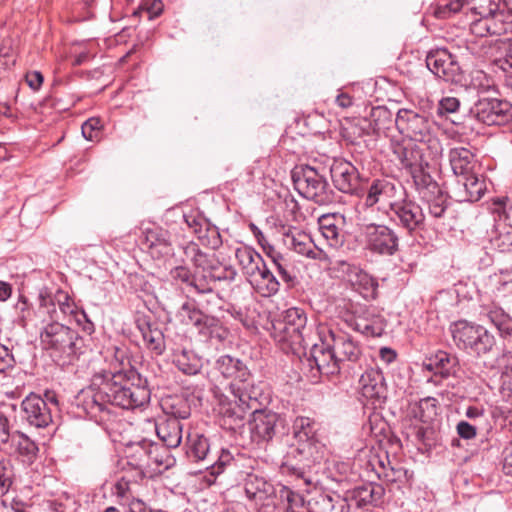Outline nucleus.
<instances>
[{"label": "nucleus", "instance_id": "obj_21", "mask_svg": "<svg viewBox=\"0 0 512 512\" xmlns=\"http://www.w3.org/2000/svg\"><path fill=\"white\" fill-rule=\"evenodd\" d=\"M400 196H405V188L401 184L387 179H375L367 189L364 206L370 208L380 204L387 206L386 212H390L392 203H396Z\"/></svg>", "mask_w": 512, "mask_h": 512}, {"label": "nucleus", "instance_id": "obj_63", "mask_svg": "<svg viewBox=\"0 0 512 512\" xmlns=\"http://www.w3.org/2000/svg\"><path fill=\"white\" fill-rule=\"evenodd\" d=\"M14 357L9 349L0 344V373L6 372L14 366Z\"/></svg>", "mask_w": 512, "mask_h": 512}, {"label": "nucleus", "instance_id": "obj_46", "mask_svg": "<svg viewBox=\"0 0 512 512\" xmlns=\"http://www.w3.org/2000/svg\"><path fill=\"white\" fill-rule=\"evenodd\" d=\"M148 445V464L147 467L155 466V468L168 469L174 462L169 454L168 448L157 443L150 442Z\"/></svg>", "mask_w": 512, "mask_h": 512}, {"label": "nucleus", "instance_id": "obj_13", "mask_svg": "<svg viewBox=\"0 0 512 512\" xmlns=\"http://www.w3.org/2000/svg\"><path fill=\"white\" fill-rule=\"evenodd\" d=\"M40 341L43 348L51 350L54 356L70 357L77 352L78 338L76 333L60 324L58 320L44 327L40 334Z\"/></svg>", "mask_w": 512, "mask_h": 512}, {"label": "nucleus", "instance_id": "obj_18", "mask_svg": "<svg viewBox=\"0 0 512 512\" xmlns=\"http://www.w3.org/2000/svg\"><path fill=\"white\" fill-rule=\"evenodd\" d=\"M251 415L249 427L251 438L255 443H267L278 433L284 432L285 420L278 413L257 409L255 406Z\"/></svg>", "mask_w": 512, "mask_h": 512}, {"label": "nucleus", "instance_id": "obj_53", "mask_svg": "<svg viewBox=\"0 0 512 512\" xmlns=\"http://www.w3.org/2000/svg\"><path fill=\"white\" fill-rule=\"evenodd\" d=\"M437 415V400L432 397L423 398L419 401L415 416L423 423L431 422Z\"/></svg>", "mask_w": 512, "mask_h": 512}, {"label": "nucleus", "instance_id": "obj_28", "mask_svg": "<svg viewBox=\"0 0 512 512\" xmlns=\"http://www.w3.org/2000/svg\"><path fill=\"white\" fill-rule=\"evenodd\" d=\"M359 387L363 397L376 401L386 398V384L382 372L378 368H369L361 375Z\"/></svg>", "mask_w": 512, "mask_h": 512}, {"label": "nucleus", "instance_id": "obj_40", "mask_svg": "<svg viewBox=\"0 0 512 512\" xmlns=\"http://www.w3.org/2000/svg\"><path fill=\"white\" fill-rule=\"evenodd\" d=\"M368 121L372 133L377 135L385 134L395 124L392 112L384 106L373 107Z\"/></svg>", "mask_w": 512, "mask_h": 512}, {"label": "nucleus", "instance_id": "obj_2", "mask_svg": "<svg viewBox=\"0 0 512 512\" xmlns=\"http://www.w3.org/2000/svg\"><path fill=\"white\" fill-rule=\"evenodd\" d=\"M462 10L476 17L470 23V30L477 37L500 36L512 31V14L501 0H454L439 5L435 15L445 19Z\"/></svg>", "mask_w": 512, "mask_h": 512}, {"label": "nucleus", "instance_id": "obj_45", "mask_svg": "<svg viewBox=\"0 0 512 512\" xmlns=\"http://www.w3.org/2000/svg\"><path fill=\"white\" fill-rule=\"evenodd\" d=\"M457 364V358L451 356L447 352L438 351L432 358L429 359L427 368L434 370L435 374H440L446 378L454 372V368Z\"/></svg>", "mask_w": 512, "mask_h": 512}, {"label": "nucleus", "instance_id": "obj_8", "mask_svg": "<svg viewBox=\"0 0 512 512\" xmlns=\"http://www.w3.org/2000/svg\"><path fill=\"white\" fill-rule=\"evenodd\" d=\"M292 181L295 190L304 198L319 205L332 201V190L325 174L309 165L296 166L292 170Z\"/></svg>", "mask_w": 512, "mask_h": 512}, {"label": "nucleus", "instance_id": "obj_4", "mask_svg": "<svg viewBox=\"0 0 512 512\" xmlns=\"http://www.w3.org/2000/svg\"><path fill=\"white\" fill-rule=\"evenodd\" d=\"M221 303L222 299L218 295H211V298L198 303V306L185 302L177 316L182 322L193 325L202 336L223 342L229 336V329L225 324Z\"/></svg>", "mask_w": 512, "mask_h": 512}, {"label": "nucleus", "instance_id": "obj_15", "mask_svg": "<svg viewBox=\"0 0 512 512\" xmlns=\"http://www.w3.org/2000/svg\"><path fill=\"white\" fill-rule=\"evenodd\" d=\"M325 456V446L319 440L292 441L284 456V464L293 469L311 468Z\"/></svg>", "mask_w": 512, "mask_h": 512}, {"label": "nucleus", "instance_id": "obj_37", "mask_svg": "<svg viewBox=\"0 0 512 512\" xmlns=\"http://www.w3.org/2000/svg\"><path fill=\"white\" fill-rule=\"evenodd\" d=\"M57 301L59 304L58 315L60 313L64 315L74 314L76 322L79 326L82 327V330L86 332L89 336L94 332V323L88 317L85 311H74V305L71 303L69 296L63 292H58Z\"/></svg>", "mask_w": 512, "mask_h": 512}, {"label": "nucleus", "instance_id": "obj_52", "mask_svg": "<svg viewBox=\"0 0 512 512\" xmlns=\"http://www.w3.org/2000/svg\"><path fill=\"white\" fill-rule=\"evenodd\" d=\"M213 290L214 285L209 277L208 271H202L199 274L193 275V280L189 290L190 292L194 291L198 294L207 295L208 298H211V295H216Z\"/></svg>", "mask_w": 512, "mask_h": 512}, {"label": "nucleus", "instance_id": "obj_3", "mask_svg": "<svg viewBox=\"0 0 512 512\" xmlns=\"http://www.w3.org/2000/svg\"><path fill=\"white\" fill-rule=\"evenodd\" d=\"M391 151L404 169L413 179L417 190L437 189V182L430 175V161L442 152L439 140L425 144L413 140H395L391 142Z\"/></svg>", "mask_w": 512, "mask_h": 512}, {"label": "nucleus", "instance_id": "obj_33", "mask_svg": "<svg viewBox=\"0 0 512 512\" xmlns=\"http://www.w3.org/2000/svg\"><path fill=\"white\" fill-rule=\"evenodd\" d=\"M449 162L456 178L465 176L479 169L475 155L465 147H455L449 151Z\"/></svg>", "mask_w": 512, "mask_h": 512}, {"label": "nucleus", "instance_id": "obj_41", "mask_svg": "<svg viewBox=\"0 0 512 512\" xmlns=\"http://www.w3.org/2000/svg\"><path fill=\"white\" fill-rule=\"evenodd\" d=\"M432 193H437L432 199L427 200V208H428V216L429 218L434 220L435 226L444 225V218L446 215V211L448 208L447 199L441 193L440 188L437 186V189H427Z\"/></svg>", "mask_w": 512, "mask_h": 512}, {"label": "nucleus", "instance_id": "obj_31", "mask_svg": "<svg viewBox=\"0 0 512 512\" xmlns=\"http://www.w3.org/2000/svg\"><path fill=\"white\" fill-rule=\"evenodd\" d=\"M345 274L349 283L363 297L374 299L377 296L378 282L366 271L355 265H347Z\"/></svg>", "mask_w": 512, "mask_h": 512}, {"label": "nucleus", "instance_id": "obj_57", "mask_svg": "<svg viewBox=\"0 0 512 512\" xmlns=\"http://www.w3.org/2000/svg\"><path fill=\"white\" fill-rule=\"evenodd\" d=\"M356 329L367 336L379 337L384 333L385 325L382 320L368 323L366 321L356 324Z\"/></svg>", "mask_w": 512, "mask_h": 512}, {"label": "nucleus", "instance_id": "obj_58", "mask_svg": "<svg viewBox=\"0 0 512 512\" xmlns=\"http://www.w3.org/2000/svg\"><path fill=\"white\" fill-rule=\"evenodd\" d=\"M501 50L502 54L497 60L499 67L512 76V41L504 42Z\"/></svg>", "mask_w": 512, "mask_h": 512}, {"label": "nucleus", "instance_id": "obj_25", "mask_svg": "<svg viewBox=\"0 0 512 512\" xmlns=\"http://www.w3.org/2000/svg\"><path fill=\"white\" fill-rule=\"evenodd\" d=\"M22 418L36 428L47 427L52 422L49 404L41 396L31 393L21 403Z\"/></svg>", "mask_w": 512, "mask_h": 512}, {"label": "nucleus", "instance_id": "obj_11", "mask_svg": "<svg viewBox=\"0 0 512 512\" xmlns=\"http://www.w3.org/2000/svg\"><path fill=\"white\" fill-rule=\"evenodd\" d=\"M37 308H31L24 296H20L15 305L18 319L23 327L43 328L47 324L59 320L58 310L52 296L47 290H41Z\"/></svg>", "mask_w": 512, "mask_h": 512}, {"label": "nucleus", "instance_id": "obj_7", "mask_svg": "<svg viewBox=\"0 0 512 512\" xmlns=\"http://www.w3.org/2000/svg\"><path fill=\"white\" fill-rule=\"evenodd\" d=\"M324 324H319L316 328V336L312 338L309 351L300 358H305V364L309 368L310 378L317 381L321 375H334L340 371L337 357L334 355L330 341L323 334Z\"/></svg>", "mask_w": 512, "mask_h": 512}, {"label": "nucleus", "instance_id": "obj_51", "mask_svg": "<svg viewBox=\"0 0 512 512\" xmlns=\"http://www.w3.org/2000/svg\"><path fill=\"white\" fill-rule=\"evenodd\" d=\"M151 441L142 440L137 443H133L128 447L127 457L131 458L133 464L138 467H147L148 464V445Z\"/></svg>", "mask_w": 512, "mask_h": 512}, {"label": "nucleus", "instance_id": "obj_29", "mask_svg": "<svg viewBox=\"0 0 512 512\" xmlns=\"http://www.w3.org/2000/svg\"><path fill=\"white\" fill-rule=\"evenodd\" d=\"M187 226L195 233L203 245L217 249L222 244L221 236L216 228H209L203 217L190 213L183 215Z\"/></svg>", "mask_w": 512, "mask_h": 512}, {"label": "nucleus", "instance_id": "obj_19", "mask_svg": "<svg viewBox=\"0 0 512 512\" xmlns=\"http://www.w3.org/2000/svg\"><path fill=\"white\" fill-rule=\"evenodd\" d=\"M330 174L334 186L343 193L362 196L365 193V179L358 169L344 159L334 160L330 167Z\"/></svg>", "mask_w": 512, "mask_h": 512}, {"label": "nucleus", "instance_id": "obj_9", "mask_svg": "<svg viewBox=\"0 0 512 512\" xmlns=\"http://www.w3.org/2000/svg\"><path fill=\"white\" fill-rule=\"evenodd\" d=\"M229 389L233 399L220 403L219 414L225 428L236 430L244 425L247 412L257 406V397L246 390V386L241 387L237 383L229 384Z\"/></svg>", "mask_w": 512, "mask_h": 512}, {"label": "nucleus", "instance_id": "obj_10", "mask_svg": "<svg viewBox=\"0 0 512 512\" xmlns=\"http://www.w3.org/2000/svg\"><path fill=\"white\" fill-rule=\"evenodd\" d=\"M187 456L195 462H205L210 474L217 476L229 468L236 466V460L227 449H221L217 459L211 457L209 440L201 434L194 433L188 436Z\"/></svg>", "mask_w": 512, "mask_h": 512}, {"label": "nucleus", "instance_id": "obj_61", "mask_svg": "<svg viewBox=\"0 0 512 512\" xmlns=\"http://www.w3.org/2000/svg\"><path fill=\"white\" fill-rule=\"evenodd\" d=\"M173 280L177 282H181L187 285L190 288L191 282L193 280V275L190 270L184 266H178L171 270L170 272Z\"/></svg>", "mask_w": 512, "mask_h": 512}, {"label": "nucleus", "instance_id": "obj_49", "mask_svg": "<svg viewBox=\"0 0 512 512\" xmlns=\"http://www.w3.org/2000/svg\"><path fill=\"white\" fill-rule=\"evenodd\" d=\"M278 495L280 499L287 504L285 512H305V502L301 494L291 490L287 486H281Z\"/></svg>", "mask_w": 512, "mask_h": 512}, {"label": "nucleus", "instance_id": "obj_5", "mask_svg": "<svg viewBox=\"0 0 512 512\" xmlns=\"http://www.w3.org/2000/svg\"><path fill=\"white\" fill-rule=\"evenodd\" d=\"M315 336L313 326L308 325L306 312L298 307L285 310L273 323L275 341L283 351L291 352L298 357L306 355V348Z\"/></svg>", "mask_w": 512, "mask_h": 512}, {"label": "nucleus", "instance_id": "obj_34", "mask_svg": "<svg viewBox=\"0 0 512 512\" xmlns=\"http://www.w3.org/2000/svg\"><path fill=\"white\" fill-rule=\"evenodd\" d=\"M248 281L264 297L276 295L280 289V282L265 262Z\"/></svg>", "mask_w": 512, "mask_h": 512}, {"label": "nucleus", "instance_id": "obj_16", "mask_svg": "<svg viewBox=\"0 0 512 512\" xmlns=\"http://www.w3.org/2000/svg\"><path fill=\"white\" fill-rule=\"evenodd\" d=\"M427 68L445 82L460 84L464 79L463 70L456 55L446 48H437L426 56Z\"/></svg>", "mask_w": 512, "mask_h": 512}, {"label": "nucleus", "instance_id": "obj_12", "mask_svg": "<svg viewBox=\"0 0 512 512\" xmlns=\"http://www.w3.org/2000/svg\"><path fill=\"white\" fill-rule=\"evenodd\" d=\"M395 125L405 140H413L429 144L432 140H439L433 134L432 123L422 113L410 109H400L395 117Z\"/></svg>", "mask_w": 512, "mask_h": 512}, {"label": "nucleus", "instance_id": "obj_27", "mask_svg": "<svg viewBox=\"0 0 512 512\" xmlns=\"http://www.w3.org/2000/svg\"><path fill=\"white\" fill-rule=\"evenodd\" d=\"M215 368L225 377L231 378L230 384L237 383L241 387L249 388L250 372L244 363L229 355H223L216 360Z\"/></svg>", "mask_w": 512, "mask_h": 512}, {"label": "nucleus", "instance_id": "obj_24", "mask_svg": "<svg viewBox=\"0 0 512 512\" xmlns=\"http://www.w3.org/2000/svg\"><path fill=\"white\" fill-rule=\"evenodd\" d=\"M323 334L328 337L338 365L343 361L355 362L361 355V348L351 335L343 331H334L324 324Z\"/></svg>", "mask_w": 512, "mask_h": 512}, {"label": "nucleus", "instance_id": "obj_43", "mask_svg": "<svg viewBox=\"0 0 512 512\" xmlns=\"http://www.w3.org/2000/svg\"><path fill=\"white\" fill-rule=\"evenodd\" d=\"M145 244L148 248H159L160 253H168L170 248V236L168 231L160 227L146 228L143 231Z\"/></svg>", "mask_w": 512, "mask_h": 512}, {"label": "nucleus", "instance_id": "obj_32", "mask_svg": "<svg viewBox=\"0 0 512 512\" xmlns=\"http://www.w3.org/2000/svg\"><path fill=\"white\" fill-rule=\"evenodd\" d=\"M182 424L177 417L166 416L155 424L158 438L167 448H176L182 440Z\"/></svg>", "mask_w": 512, "mask_h": 512}, {"label": "nucleus", "instance_id": "obj_26", "mask_svg": "<svg viewBox=\"0 0 512 512\" xmlns=\"http://www.w3.org/2000/svg\"><path fill=\"white\" fill-rule=\"evenodd\" d=\"M282 235L284 244L297 254L311 259H321L323 251L314 244L308 233L293 226H283Z\"/></svg>", "mask_w": 512, "mask_h": 512}, {"label": "nucleus", "instance_id": "obj_55", "mask_svg": "<svg viewBox=\"0 0 512 512\" xmlns=\"http://www.w3.org/2000/svg\"><path fill=\"white\" fill-rule=\"evenodd\" d=\"M496 235L493 238L494 244L505 251L512 246V226L506 223H498L495 227Z\"/></svg>", "mask_w": 512, "mask_h": 512}, {"label": "nucleus", "instance_id": "obj_22", "mask_svg": "<svg viewBox=\"0 0 512 512\" xmlns=\"http://www.w3.org/2000/svg\"><path fill=\"white\" fill-rule=\"evenodd\" d=\"M244 490L249 500L253 501L260 509H270L275 506L277 490L265 478L256 474H248Z\"/></svg>", "mask_w": 512, "mask_h": 512}, {"label": "nucleus", "instance_id": "obj_60", "mask_svg": "<svg viewBox=\"0 0 512 512\" xmlns=\"http://www.w3.org/2000/svg\"><path fill=\"white\" fill-rule=\"evenodd\" d=\"M460 107V101L456 97H443L438 104L437 112L439 115L455 113Z\"/></svg>", "mask_w": 512, "mask_h": 512}, {"label": "nucleus", "instance_id": "obj_56", "mask_svg": "<svg viewBox=\"0 0 512 512\" xmlns=\"http://www.w3.org/2000/svg\"><path fill=\"white\" fill-rule=\"evenodd\" d=\"M209 277L212 280L213 285L215 286L216 282L221 281H234L237 275L236 270L232 266H212L208 270Z\"/></svg>", "mask_w": 512, "mask_h": 512}, {"label": "nucleus", "instance_id": "obj_50", "mask_svg": "<svg viewBox=\"0 0 512 512\" xmlns=\"http://www.w3.org/2000/svg\"><path fill=\"white\" fill-rule=\"evenodd\" d=\"M494 291L500 296L512 295V270H500L490 278Z\"/></svg>", "mask_w": 512, "mask_h": 512}, {"label": "nucleus", "instance_id": "obj_17", "mask_svg": "<svg viewBox=\"0 0 512 512\" xmlns=\"http://www.w3.org/2000/svg\"><path fill=\"white\" fill-rule=\"evenodd\" d=\"M362 234L366 248L374 254L392 256L399 250V236L387 225H365Z\"/></svg>", "mask_w": 512, "mask_h": 512}, {"label": "nucleus", "instance_id": "obj_44", "mask_svg": "<svg viewBox=\"0 0 512 512\" xmlns=\"http://www.w3.org/2000/svg\"><path fill=\"white\" fill-rule=\"evenodd\" d=\"M177 368L187 375H195L202 368V361L193 351L183 349L174 355Z\"/></svg>", "mask_w": 512, "mask_h": 512}, {"label": "nucleus", "instance_id": "obj_42", "mask_svg": "<svg viewBox=\"0 0 512 512\" xmlns=\"http://www.w3.org/2000/svg\"><path fill=\"white\" fill-rule=\"evenodd\" d=\"M317 430V423L313 419L304 416L296 417L292 425L293 441L318 440Z\"/></svg>", "mask_w": 512, "mask_h": 512}, {"label": "nucleus", "instance_id": "obj_47", "mask_svg": "<svg viewBox=\"0 0 512 512\" xmlns=\"http://www.w3.org/2000/svg\"><path fill=\"white\" fill-rule=\"evenodd\" d=\"M319 224L321 234L329 242L330 246L338 247L342 245L344 241V234L335 223V218L333 216H323L320 219Z\"/></svg>", "mask_w": 512, "mask_h": 512}, {"label": "nucleus", "instance_id": "obj_20", "mask_svg": "<svg viewBox=\"0 0 512 512\" xmlns=\"http://www.w3.org/2000/svg\"><path fill=\"white\" fill-rule=\"evenodd\" d=\"M471 112L486 125L501 126L512 121V104L497 98H480L471 108Z\"/></svg>", "mask_w": 512, "mask_h": 512}, {"label": "nucleus", "instance_id": "obj_38", "mask_svg": "<svg viewBox=\"0 0 512 512\" xmlns=\"http://www.w3.org/2000/svg\"><path fill=\"white\" fill-rule=\"evenodd\" d=\"M11 442L23 463L32 464L36 460L39 449L36 443L28 436L21 432H16L12 435Z\"/></svg>", "mask_w": 512, "mask_h": 512}, {"label": "nucleus", "instance_id": "obj_48", "mask_svg": "<svg viewBox=\"0 0 512 512\" xmlns=\"http://www.w3.org/2000/svg\"><path fill=\"white\" fill-rule=\"evenodd\" d=\"M76 404L90 419L96 416V390L89 386L82 389L76 396Z\"/></svg>", "mask_w": 512, "mask_h": 512}, {"label": "nucleus", "instance_id": "obj_62", "mask_svg": "<svg viewBox=\"0 0 512 512\" xmlns=\"http://www.w3.org/2000/svg\"><path fill=\"white\" fill-rule=\"evenodd\" d=\"M142 11L148 14V19L152 20L158 17L163 11V3L161 0H152L144 2L141 7Z\"/></svg>", "mask_w": 512, "mask_h": 512}, {"label": "nucleus", "instance_id": "obj_64", "mask_svg": "<svg viewBox=\"0 0 512 512\" xmlns=\"http://www.w3.org/2000/svg\"><path fill=\"white\" fill-rule=\"evenodd\" d=\"M456 430L458 435L466 440L475 438L477 434L476 427L466 421H460L456 426Z\"/></svg>", "mask_w": 512, "mask_h": 512}, {"label": "nucleus", "instance_id": "obj_1", "mask_svg": "<svg viewBox=\"0 0 512 512\" xmlns=\"http://www.w3.org/2000/svg\"><path fill=\"white\" fill-rule=\"evenodd\" d=\"M103 364L98 368V398L123 409H134L150 400L149 389L142 384L140 375L125 370V352L115 345L100 352Z\"/></svg>", "mask_w": 512, "mask_h": 512}, {"label": "nucleus", "instance_id": "obj_54", "mask_svg": "<svg viewBox=\"0 0 512 512\" xmlns=\"http://www.w3.org/2000/svg\"><path fill=\"white\" fill-rule=\"evenodd\" d=\"M185 255L190 258L196 267L202 269V271H208L212 266L209 256L203 253L197 244L190 243L185 247Z\"/></svg>", "mask_w": 512, "mask_h": 512}, {"label": "nucleus", "instance_id": "obj_30", "mask_svg": "<svg viewBox=\"0 0 512 512\" xmlns=\"http://www.w3.org/2000/svg\"><path fill=\"white\" fill-rule=\"evenodd\" d=\"M136 327L141 333L146 347L156 355H162L165 351V338L158 325L150 322L147 316H138Z\"/></svg>", "mask_w": 512, "mask_h": 512}, {"label": "nucleus", "instance_id": "obj_23", "mask_svg": "<svg viewBox=\"0 0 512 512\" xmlns=\"http://www.w3.org/2000/svg\"><path fill=\"white\" fill-rule=\"evenodd\" d=\"M486 191V183L478 171L456 178L451 188L452 197L457 202L479 201Z\"/></svg>", "mask_w": 512, "mask_h": 512}, {"label": "nucleus", "instance_id": "obj_39", "mask_svg": "<svg viewBox=\"0 0 512 512\" xmlns=\"http://www.w3.org/2000/svg\"><path fill=\"white\" fill-rule=\"evenodd\" d=\"M268 247L270 252L267 255L271 258L278 276L285 283L287 289L294 288L298 284V280L290 264L281 253L275 251L270 245Z\"/></svg>", "mask_w": 512, "mask_h": 512}, {"label": "nucleus", "instance_id": "obj_35", "mask_svg": "<svg viewBox=\"0 0 512 512\" xmlns=\"http://www.w3.org/2000/svg\"><path fill=\"white\" fill-rule=\"evenodd\" d=\"M384 492L382 485L367 483L352 490L351 500L355 502L357 508L376 505L384 496Z\"/></svg>", "mask_w": 512, "mask_h": 512}, {"label": "nucleus", "instance_id": "obj_6", "mask_svg": "<svg viewBox=\"0 0 512 512\" xmlns=\"http://www.w3.org/2000/svg\"><path fill=\"white\" fill-rule=\"evenodd\" d=\"M450 332L455 345L480 357L490 353L496 345V339L484 326L466 320H459L450 325Z\"/></svg>", "mask_w": 512, "mask_h": 512}, {"label": "nucleus", "instance_id": "obj_14", "mask_svg": "<svg viewBox=\"0 0 512 512\" xmlns=\"http://www.w3.org/2000/svg\"><path fill=\"white\" fill-rule=\"evenodd\" d=\"M385 213L392 222L406 230L409 234L424 230L425 228L426 216L422 207L416 201L409 198L406 192L405 196H400L396 203H392L390 212Z\"/></svg>", "mask_w": 512, "mask_h": 512}, {"label": "nucleus", "instance_id": "obj_36", "mask_svg": "<svg viewBox=\"0 0 512 512\" xmlns=\"http://www.w3.org/2000/svg\"><path fill=\"white\" fill-rule=\"evenodd\" d=\"M235 257L247 280L258 272L259 267L265 262L258 252L248 246L237 248Z\"/></svg>", "mask_w": 512, "mask_h": 512}, {"label": "nucleus", "instance_id": "obj_59", "mask_svg": "<svg viewBox=\"0 0 512 512\" xmlns=\"http://www.w3.org/2000/svg\"><path fill=\"white\" fill-rule=\"evenodd\" d=\"M12 484V469L9 461H0V493H6Z\"/></svg>", "mask_w": 512, "mask_h": 512}]
</instances>
